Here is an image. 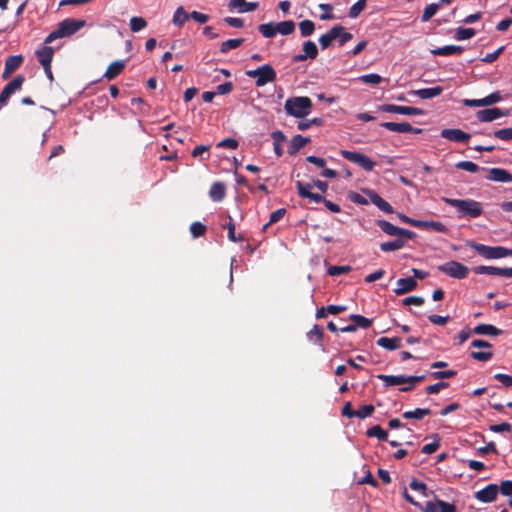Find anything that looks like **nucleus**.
<instances>
[{"label":"nucleus","mask_w":512,"mask_h":512,"mask_svg":"<svg viewBox=\"0 0 512 512\" xmlns=\"http://www.w3.org/2000/svg\"><path fill=\"white\" fill-rule=\"evenodd\" d=\"M417 287V282L412 277L400 278L397 280V288L394 290L396 295H403L413 291Z\"/></svg>","instance_id":"obj_20"},{"label":"nucleus","mask_w":512,"mask_h":512,"mask_svg":"<svg viewBox=\"0 0 512 512\" xmlns=\"http://www.w3.org/2000/svg\"><path fill=\"white\" fill-rule=\"evenodd\" d=\"M296 187H297L299 196L302 198H308L315 203H323L325 201V198L322 195H320L318 193H313L310 191V189L312 188V185L310 183L304 184V183L298 181L296 183Z\"/></svg>","instance_id":"obj_14"},{"label":"nucleus","mask_w":512,"mask_h":512,"mask_svg":"<svg viewBox=\"0 0 512 512\" xmlns=\"http://www.w3.org/2000/svg\"><path fill=\"white\" fill-rule=\"evenodd\" d=\"M494 433L509 432L512 430V425L508 422L491 425L489 428Z\"/></svg>","instance_id":"obj_61"},{"label":"nucleus","mask_w":512,"mask_h":512,"mask_svg":"<svg viewBox=\"0 0 512 512\" xmlns=\"http://www.w3.org/2000/svg\"><path fill=\"white\" fill-rule=\"evenodd\" d=\"M271 137L273 139L274 153L277 157H281L283 155L282 144L287 140V138L280 130L272 132Z\"/></svg>","instance_id":"obj_28"},{"label":"nucleus","mask_w":512,"mask_h":512,"mask_svg":"<svg viewBox=\"0 0 512 512\" xmlns=\"http://www.w3.org/2000/svg\"><path fill=\"white\" fill-rule=\"evenodd\" d=\"M438 9H439V4L431 3V4L427 5L423 11L422 16H421V21L422 22L429 21L437 13Z\"/></svg>","instance_id":"obj_45"},{"label":"nucleus","mask_w":512,"mask_h":512,"mask_svg":"<svg viewBox=\"0 0 512 512\" xmlns=\"http://www.w3.org/2000/svg\"><path fill=\"white\" fill-rule=\"evenodd\" d=\"M24 81V76L17 75L13 80H11L8 84L5 85L4 89L8 90L9 93L13 94L21 89Z\"/></svg>","instance_id":"obj_38"},{"label":"nucleus","mask_w":512,"mask_h":512,"mask_svg":"<svg viewBox=\"0 0 512 512\" xmlns=\"http://www.w3.org/2000/svg\"><path fill=\"white\" fill-rule=\"evenodd\" d=\"M456 375H457V371L456 370H445V371H437V372H432L431 373V376L434 379H449V378H452V377H454Z\"/></svg>","instance_id":"obj_59"},{"label":"nucleus","mask_w":512,"mask_h":512,"mask_svg":"<svg viewBox=\"0 0 512 512\" xmlns=\"http://www.w3.org/2000/svg\"><path fill=\"white\" fill-rule=\"evenodd\" d=\"M440 136L446 140L464 144L471 139V135L461 129H443Z\"/></svg>","instance_id":"obj_12"},{"label":"nucleus","mask_w":512,"mask_h":512,"mask_svg":"<svg viewBox=\"0 0 512 512\" xmlns=\"http://www.w3.org/2000/svg\"><path fill=\"white\" fill-rule=\"evenodd\" d=\"M377 378L382 380L386 387L396 386L402 384H410L400 388L401 392L411 391L416 383L422 382L425 379V375L420 376H405V375H385L379 374Z\"/></svg>","instance_id":"obj_4"},{"label":"nucleus","mask_w":512,"mask_h":512,"mask_svg":"<svg viewBox=\"0 0 512 512\" xmlns=\"http://www.w3.org/2000/svg\"><path fill=\"white\" fill-rule=\"evenodd\" d=\"M420 229H427V230H433L438 233H447L448 229L447 227L439 222V221H424L420 220L419 227Z\"/></svg>","instance_id":"obj_29"},{"label":"nucleus","mask_w":512,"mask_h":512,"mask_svg":"<svg viewBox=\"0 0 512 512\" xmlns=\"http://www.w3.org/2000/svg\"><path fill=\"white\" fill-rule=\"evenodd\" d=\"M310 143V138L304 137L302 135H295L288 147V153L290 155H295L301 148Z\"/></svg>","instance_id":"obj_26"},{"label":"nucleus","mask_w":512,"mask_h":512,"mask_svg":"<svg viewBox=\"0 0 512 512\" xmlns=\"http://www.w3.org/2000/svg\"><path fill=\"white\" fill-rule=\"evenodd\" d=\"M374 410H375V408L371 404L363 405L358 410H356L355 417H358L360 419L367 418L373 414Z\"/></svg>","instance_id":"obj_51"},{"label":"nucleus","mask_w":512,"mask_h":512,"mask_svg":"<svg viewBox=\"0 0 512 512\" xmlns=\"http://www.w3.org/2000/svg\"><path fill=\"white\" fill-rule=\"evenodd\" d=\"M217 148L236 149L238 147V141L234 138H225L217 143Z\"/></svg>","instance_id":"obj_57"},{"label":"nucleus","mask_w":512,"mask_h":512,"mask_svg":"<svg viewBox=\"0 0 512 512\" xmlns=\"http://www.w3.org/2000/svg\"><path fill=\"white\" fill-rule=\"evenodd\" d=\"M37 59L41 66H48L52 63L54 56V48L51 46L44 45L35 52Z\"/></svg>","instance_id":"obj_21"},{"label":"nucleus","mask_w":512,"mask_h":512,"mask_svg":"<svg viewBox=\"0 0 512 512\" xmlns=\"http://www.w3.org/2000/svg\"><path fill=\"white\" fill-rule=\"evenodd\" d=\"M499 490L502 495L511 496L512 495V481L511 480L502 481L500 484V487L498 488V491Z\"/></svg>","instance_id":"obj_64"},{"label":"nucleus","mask_w":512,"mask_h":512,"mask_svg":"<svg viewBox=\"0 0 512 512\" xmlns=\"http://www.w3.org/2000/svg\"><path fill=\"white\" fill-rule=\"evenodd\" d=\"M359 80L366 84L378 85L382 82V77L379 74L371 73L359 77Z\"/></svg>","instance_id":"obj_48"},{"label":"nucleus","mask_w":512,"mask_h":512,"mask_svg":"<svg viewBox=\"0 0 512 512\" xmlns=\"http://www.w3.org/2000/svg\"><path fill=\"white\" fill-rule=\"evenodd\" d=\"M124 68H125L124 61H122V60L114 61L108 66L106 72L104 73V77L107 78L108 80H113L118 75H120L122 73Z\"/></svg>","instance_id":"obj_25"},{"label":"nucleus","mask_w":512,"mask_h":512,"mask_svg":"<svg viewBox=\"0 0 512 512\" xmlns=\"http://www.w3.org/2000/svg\"><path fill=\"white\" fill-rule=\"evenodd\" d=\"M343 30V26L335 25L327 33L321 35L318 40L321 48L323 50L328 48L331 45L332 41L337 39L338 36L341 34V31Z\"/></svg>","instance_id":"obj_17"},{"label":"nucleus","mask_w":512,"mask_h":512,"mask_svg":"<svg viewBox=\"0 0 512 512\" xmlns=\"http://www.w3.org/2000/svg\"><path fill=\"white\" fill-rule=\"evenodd\" d=\"M368 437H376L380 441H387L388 433L380 425H375L366 431Z\"/></svg>","instance_id":"obj_35"},{"label":"nucleus","mask_w":512,"mask_h":512,"mask_svg":"<svg viewBox=\"0 0 512 512\" xmlns=\"http://www.w3.org/2000/svg\"><path fill=\"white\" fill-rule=\"evenodd\" d=\"M190 232L194 238H198L200 236H203L206 232V226L202 224L201 222H193L190 225Z\"/></svg>","instance_id":"obj_49"},{"label":"nucleus","mask_w":512,"mask_h":512,"mask_svg":"<svg viewBox=\"0 0 512 512\" xmlns=\"http://www.w3.org/2000/svg\"><path fill=\"white\" fill-rule=\"evenodd\" d=\"M437 269L455 279H465L468 276L469 268L458 261H448L439 265Z\"/></svg>","instance_id":"obj_7"},{"label":"nucleus","mask_w":512,"mask_h":512,"mask_svg":"<svg viewBox=\"0 0 512 512\" xmlns=\"http://www.w3.org/2000/svg\"><path fill=\"white\" fill-rule=\"evenodd\" d=\"M381 127L397 133H413L420 134L422 133L421 128H415L411 126L408 122L395 123V122H383L380 124Z\"/></svg>","instance_id":"obj_11"},{"label":"nucleus","mask_w":512,"mask_h":512,"mask_svg":"<svg viewBox=\"0 0 512 512\" xmlns=\"http://www.w3.org/2000/svg\"><path fill=\"white\" fill-rule=\"evenodd\" d=\"M438 512H456V506L454 504L445 502L443 500L437 499Z\"/></svg>","instance_id":"obj_63"},{"label":"nucleus","mask_w":512,"mask_h":512,"mask_svg":"<svg viewBox=\"0 0 512 512\" xmlns=\"http://www.w3.org/2000/svg\"><path fill=\"white\" fill-rule=\"evenodd\" d=\"M405 246V241L401 238H397L393 241L383 242L380 244V249L383 252L396 251Z\"/></svg>","instance_id":"obj_32"},{"label":"nucleus","mask_w":512,"mask_h":512,"mask_svg":"<svg viewBox=\"0 0 512 512\" xmlns=\"http://www.w3.org/2000/svg\"><path fill=\"white\" fill-rule=\"evenodd\" d=\"M505 46H500L496 51L486 54L481 61L485 63H493L498 59L500 54L504 51Z\"/></svg>","instance_id":"obj_58"},{"label":"nucleus","mask_w":512,"mask_h":512,"mask_svg":"<svg viewBox=\"0 0 512 512\" xmlns=\"http://www.w3.org/2000/svg\"><path fill=\"white\" fill-rule=\"evenodd\" d=\"M402 339L400 337H381L376 341V344L386 350L394 351L401 347Z\"/></svg>","instance_id":"obj_24"},{"label":"nucleus","mask_w":512,"mask_h":512,"mask_svg":"<svg viewBox=\"0 0 512 512\" xmlns=\"http://www.w3.org/2000/svg\"><path fill=\"white\" fill-rule=\"evenodd\" d=\"M379 110L385 113H397L402 115H423L424 110L417 107L399 106L394 104H383L379 106Z\"/></svg>","instance_id":"obj_9"},{"label":"nucleus","mask_w":512,"mask_h":512,"mask_svg":"<svg viewBox=\"0 0 512 512\" xmlns=\"http://www.w3.org/2000/svg\"><path fill=\"white\" fill-rule=\"evenodd\" d=\"M475 34H476V31L473 28L459 27L456 30L454 38L458 41H462V40H467V39L474 37Z\"/></svg>","instance_id":"obj_42"},{"label":"nucleus","mask_w":512,"mask_h":512,"mask_svg":"<svg viewBox=\"0 0 512 512\" xmlns=\"http://www.w3.org/2000/svg\"><path fill=\"white\" fill-rule=\"evenodd\" d=\"M24 81V76L17 75L13 80H11L8 84L5 85L4 89L8 90L9 93L13 94L21 89Z\"/></svg>","instance_id":"obj_39"},{"label":"nucleus","mask_w":512,"mask_h":512,"mask_svg":"<svg viewBox=\"0 0 512 512\" xmlns=\"http://www.w3.org/2000/svg\"><path fill=\"white\" fill-rule=\"evenodd\" d=\"M474 273L478 275H497L506 278H512V267L500 268L495 266H476L473 268Z\"/></svg>","instance_id":"obj_10"},{"label":"nucleus","mask_w":512,"mask_h":512,"mask_svg":"<svg viewBox=\"0 0 512 512\" xmlns=\"http://www.w3.org/2000/svg\"><path fill=\"white\" fill-rule=\"evenodd\" d=\"M455 166L457 169H461L471 173H476L479 172L480 170H486V168H481L471 161H460Z\"/></svg>","instance_id":"obj_44"},{"label":"nucleus","mask_w":512,"mask_h":512,"mask_svg":"<svg viewBox=\"0 0 512 512\" xmlns=\"http://www.w3.org/2000/svg\"><path fill=\"white\" fill-rule=\"evenodd\" d=\"M285 214H286L285 208H279V209L273 211L270 214V218H269V221L267 222V225H272L274 223H277L285 216Z\"/></svg>","instance_id":"obj_56"},{"label":"nucleus","mask_w":512,"mask_h":512,"mask_svg":"<svg viewBox=\"0 0 512 512\" xmlns=\"http://www.w3.org/2000/svg\"><path fill=\"white\" fill-rule=\"evenodd\" d=\"M275 30L281 35H290L295 31V22L293 20H286L275 23Z\"/></svg>","instance_id":"obj_31"},{"label":"nucleus","mask_w":512,"mask_h":512,"mask_svg":"<svg viewBox=\"0 0 512 512\" xmlns=\"http://www.w3.org/2000/svg\"><path fill=\"white\" fill-rule=\"evenodd\" d=\"M498 494V486L496 484H489L485 488L475 493V498L483 503L493 502Z\"/></svg>","instance_id":"obj_15"},{"label":"nucleus","mask_w":512,"mask_h":512,"mask_svg":"<svg viewBox=\"0 0 512 512\" xmlns=\"http://www.w3.org/2000/svg\"><path fill=\"white\" fill-rule=\"evenodd\" d=\"M443 92V88L440 86H435L431 88H423L419 90H414L411 93L420 97L421 99H431L441 95Z\"/></svg>","instance_id":"obj_27"},{"label":"nucleus","mask_w":512,"mask_h":512,"mask_svg":"<svg viewBox=\"0 0 512 512\" xmlns=\"http://www.w3.org/2000/svg\"><path fill=\"white\" fill-rule=\"evenodd\" d=\"M299 30L302 37H309L315 30V24L312 20H303L299 23Z\"/></svg>","instance_id":"obj_37"},{"label":"nucleus","mask_w":512,"mask_h":512,"mask_svg":"<svg viewBox=\"0 0 512 512\" xmlns=\"http://www.w3.org/2000/svg\"><path fill=\"white\" fill-rule=\"evenodd\" d=\"M443 201L456 208L458 217L477 218L483 213V206L480 202L473 199H454L443 198Z\"/></svg>","instance_id":"obj_1"},{"label":"nucleus","mask_w":512,"mask_h":512,"mask_svg":"<svg viewBox=\"0 0 512 512\" xmlns=\"http://www.w3.org/2000/svg\"><path fill=\"white\" fill-rule=\"evenodd\" d=\"M190 18V14H188L182 6L178 7L174 12L172 22L175 26L181 27L188 19Z\"/></svg>","instance_id":"obj_34"},{"label":"nucleus","mask_w":512,"mask_h":512,"mask_svg":"<svg viewBox=\"0 0 512 512\" xmlns=\"http://www.w3.org/2000/svg\"><path fill=\"white\" fill-rule=\"evenodd\" d=\"M303 53L309 59L314 60L318 56V48H317L316 44L313 41L308 40V41L303 43Z\"/></svg>","instance_id":"obj_40"},{"label":"nucleus","mask_w":512,"mask_h":512,"mask_svg":"<svg viewBox=\"0 0 512 512\" xmlns=\"http://www.w3.org/2000/svg\"><path fill=\"white\" fill-rule=\"evenodd\" d=\"M493 135L503 141L512 140V127L496 130Z\"/></svg>","instance_id":"obj_55"},{"label":"nucleus","mask_w":512,"mask_h":512,"mask_svg":"<svg viewBox=\"0 0 512 512\" xmlns=\"http://www.w3.org/2000/svg\"><path fill=\"white\" fill-rule=\"evenodd\" d=\"M350 271H351V267L345 265V266H330L328 268L327 272L330 276H339L342 274H346Z\"/></svg>","instance_id":"obj_54"},{"label":"nucleus","mask_w":512,"mask_h":512,"mask_svg":"<svg viewBox=\"0 0 512 512\" xmlns=\"http://www.w3.org/2000/svg\"><path fill=\"white\" fill-rule=\"evenodd\" d=\"M363 192L368 196L371 203H373L375 206H377L381 211L392 214L394 213V208L391 206L390 203H388L386 200H384L379 194H377L373 190L365 189Z\"/></svg>","instance_id":"obj_13"},{"label":"nucleus","mask_w":512,"mask_h":512,"mask_svg":"<svg viewBox=\"0 0 512 512\" xmlns=\"http://www.w3.org/2000/svg\"><path fill=\"white\" fill-rule=\"evenodd\" d=\"M340 154L342 155L343 158L359 165L365 171H372L376 166V162H374L368 156L362 153L349 150H341Z\"/></svg>","instance_id":"obj_8"},{"label":"nucleus","mask_w":512,"mask_h":512,"mask_svg":"<svg viewBox=\"0 0 512 512\" xmlns=\"http://www.w3.org/2000/svg\"><path fill=\"white\" fill-rule=\"evenodd\" d=\"M366 2L367 0H358L355 4H353L349 9V17L353 19L357 18L365 9Z\"/></svg>","instance_id":"obj_46"},{"label":"nucleus","mask_w":512,"mask_h":512,"mask_svg":"<svg viewBox=\"0 0 512 512\" xmlns=\"http://www.w3.org/2000/svg\"><path fill=\"white\" fill-rule=\"evenodd\" d=\"M466 246L475 250L485 259H501L503 258V246H488L475 241H467Z\"/></svg>","instance_id":"obj_6"},{"label":"nucleus","mask_w":512,"mask_h":512,"mask_svg":"<svg viewBox=\"0 0 512 512\" xmlns=\"http://www.w3.org/2000/svg\"><path fill=\"white\" fill-rule=\"evenodd\" d=\"M22 55L9 56L5 61V67L2 74L4 79L8 78L14 71H16L22 64Z\"/></svg>","instance_id":"obj_19"},{"label":"nucleus","mask_w":512,"mask_h":512,"mask_svg":"<svg viewBox=\"0 0 512 512\" xmlns=\"http://www.w3.org/2000/svg\"><path fill=\"white\" fill-rule=\"evenodd\" d=\"M470 355L474 360L481 362L488 361L493 357V353L491 351H473Z\"/></svg>","instance_id":"obj_53"},{"label":"nucleus","mask_w":512,"mask_h":512,"mask_svg":"<svg viewBox=\"0 0 512 512\" xmlns=\"http://www.w3.org/2000/svg\"><path fill=\"white\" fill-rule=\"evenodd\" d=\"M507 113L502 111L500 108H487L483 110H479L476 113V117L480 122H492L502 116H505Z\"/></svg>","instance_id":"obj_16"},{"label":"nucleus","mask_w":512,"mask_h":512,"mask_svg":"<svg viewBox=\"0 0 512 512\" xmlns=\"http://www.w3.org/2000/svg\"><path fill=\"white\" fill-rule=\"evenodd\" d=\"M226 188L222 182H215L209 190V197L214 202H220L225 198Z\"/></svg>","instance_id":"obj_23"},{"label":"nucleus","mask_w":512,"mask_h":512,"mask_svg":"<svg viewBox=\"0 0 512 512\" xmlns=\"http://www.w3.org/2000/svg\"><path fill=\"white\" fill-rule=\"evenodd\" d=\"M246 75L255 79L257 87H263L268 83L276 81L277 73L270 64H264L256 69L247 70Z\"/></svg>","instance_id":"obj_5"},{"label":"nucleus","mask_w":512,"mask_h":512,"mask_svg":"<svg viewBox=\"0 0 512 512\" xmlns=\"http://www.w3.org/2000/svg\"><path fill=\"white\" fill-rule=\"evenodd\" d=\"M350 320L354 322V325L357 327L367 329L372 325V320L368 319L362 315L359 314H352L350 315Z\"/></svg>","instance_id":"obj_43"},{"label":"nucleus","mask_w":512,"mask_h":512,"mask_svg":"<svg viewBox=\"0 0 512 512\" xmlns=\"http://www.w3.org/2000/svg\"><path fill=\"white\" fill-rule=\"evenodd\" d=\"M147 26V21L143 17H132L130 19V29L132 32H139Z\"/></svg>","instance_id":"obj_47"},{"label":"nucleus","mask_w":512,"mask_h":512,"mask_svg":"<svg viewBox=\"0 0 512 512\" xmlns=\"http://www.w3.org/2000/svg\"><path fill=\"white\" fill-rule=\"evenodd\" d=\"M318 7L324 11V13L320 16L321 20H332L334 19V15L332 14L333 7L331 4L321 3Z\"/></svg>","instance_id":"obj_52"},{"label":"nucleus","mask_w":512,"mask_h":512,"mask_svg":"<svg viewBox=\"0 0 512 512\" xmlns=\"http://www.w3.org/2000/svg\"><path fill=\"white\" fill-rule=\"evenodd\" d=\"M309 340H313V337H316L318 341H321L324 336L323 328L319 325H314L313 328L307 334Z\"/></svg>","instance_id":"obj_60"},{"label":"nucleus","mask_w":512,"mask_h":512,"mask_svg":"<svg viewBox=\"0 0 512 512\" xmlns=\"http://www.w3.org/2000/svg\"><path fill=\"white\" fill-rule=\"evenodd\" d=\"M244 42L243 38L229 39L221 43L220 52L227 53L232 49H236L241 46Z\"/></svg>","instance_id":"obj_36"},{"label":"nucleus","mask_w":512,"mask_h":512,"mask_svg":"<svg viewBox=\"0 0 512 512\" xmlns=\"http://www.w3.org/2000/svg\"><path fill=\"white\" fill-rule=\"evenodd\" d=\"M473 333L477 335L499 336L503 331L491 324H478L474 327Z\"/></svg>","instance_id":"obj_22"},{"label":"nucleus","mask_w":512,"mask_h":512,"mask_svg":"<svg viewBox=\"0 0 512 512\" xmlns=\"http://www.w3.org/2000/svg\"><path fill=\"white\" fill-rule=\"evenodd\" d=\"M258 30L265 38H273L277 34V30H275V23L273 22L259 25Z\"/></svg>","instance_id":"obj_41"},{"label":"nucleus","mask_w":512,"mask_h":512,"mask_svg":"<svg viewBox=\"0 0 512 512\" xmlns=\"http://www.w3.org/2000/svg\"><path fill=\"white\" fill-rule=\"evenodd\" d=\"M86 25V21L82 19L66 18L59 22L57 28L48 34L44 40V44H50L54 40L63 37H69Z\"/></svg>","instance_id":"obj_2"},{"label":"nucleus","mask_w":512,"mask_h":512,"mask_svg":"<svg viewBox=\"0 0 512 512\" xmlns=\"http://www.w3.org/2000/svg\"><path fill=\"white\" fill-rule=\"evenodd\" d=\"M433 55L437 56H450L453 55L452 45H446L431 50Z\"/></svg>","instance_id":"obj_62"},{"label":"nucleus","mask_w":512,"mask_h":512,"mask_svg":"<svg viewBox=\"0 0 512 512\" xmlns=\"http://www.w3.org/2000/svg\"><path fill=\"white\" fill-rule=\"evenodd\" d=\"M486 170L488 171V176L486 178L490 181L502 183L512 182V174L505 169L490 168Z\"/></svg>","instance_id":"obj_18"},{"label":"nucleus","mask_w":512,"mask_h":512,"mask_svg":"<svg viewBox=\"0 0 512 512\" xmlns=\"http://www.w3.org/2000/svg\"><path fill=\"white\" fill-rule=\"evenodd\" d=\"M377 226L387 235L398 237L400 227L393 225L392 223L379 219L376 221Z\"/></svg>","instance_id":"obj_30"},{"label":"nucleus","mask_w":512,"mask_h":512,"mask_svg":"<svg viewBox=\"0 0 512 512\" xmlns=\"http://www.w3.org/2000/svg\"><path fill=\"white\" fill-rule=\"evenodd\" d=\"M430 414H431V410L428 409V408H416L413 411H406V412H404L403 413V417L405 419L421 420L425 416L430 415Z\"/></svg>","instance_id":"obj_33"},{"label":"nucleus","mask_w":512,"mask_h":512,"mask_svg":"<svg viewBox=\"0 0 512 512\" xmlns=\"http://www.w3.org/2000/svg\"><path fill=\"white\" fill-rule=\"evenodd\" d=\"M226 228L228 230V239L232 242H238L242 241V236H236L235 234V224L233 222V219L231 216H229V223L226 225Z\"/></svg>","instance_id":"obj_50"},{"label":"nucleus","mask_w":512,"mask_h":512,"mask_svg":"<svg viewBox=\"0 0 512 512\" xmlns=\"http://www.w3.org/2000/svg\"><path fill=\"white\" fill-rule=\"evenodd\" d=\"M312 101L307 96L288 98L284 104L285 112L296 118H304L312 108Z\"/></svg>","instance_id":"obj_3"}]
</instances>
